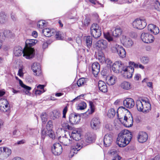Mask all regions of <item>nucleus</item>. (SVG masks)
<instances>
[{
	"mask_svg": "<svg viewBox=\"0 0 160 160\" xmlns=\"http://www.w3.org/2000/svg\"><path fill=\"white\" fill-rule=\"evenodd\" d=\"M131 133L128 130L122 131L118 135L116 143L120 147H124L128 144L132 138Z\"/></svg>",
	"mask_w": 160,
	"mask_h": 160,
	"instance_id": "nucleus-1",
	"label": "nucleus"
},
{
	"mask_svg": "<svg viewBox=\"0 0 160 160\" xmlns=\"http://www.w3.org/2000/svg\"><path fill=\"white\" fill-rule=\"evenodd\" d=\"M14 53L16 56H19L23 54V56L27 59H30L34 57L33 51L32 48H25L22 50L20 47H16L14 49Z\"/></svg>",
	"mask_w": 160,
	"mask_h": 160,
	"instance_id": "nucleus-2",
	"label": "nucleus"
},
{
	"mask_svg": "<svg viewBox=\"0 0 160 160\" xmlns=\"http://www.w3.org/2000/svg\"><path fill=\"white\" fill-rule=\"evenodd\" d=\"M136 105L138 110L144 113H147L150 110L151 106L149 102L144 99L137 100Z\"/></svg>",
	"mask_w": 160,
	"mask_h": 160,
	"instance_id": "nucleus-3",
	"label": "nucleus"
},
{
	"mask_svg": "<svg viewBox=\"0 0 160 160\" xmlns=\"http://www.w3.org/2000/svg\"><path fill=\"white\" fill-rule=\"evenodd\" d=\"M118 118L120 122L127 127H131L133 125V118L129 112L125 114L123 117L119 118L118 116Z\"/></svg>",
	"mask_w": 160,
	"mask_h": 160,
	"instance_id": "nucleus-4",
	"label": "nucleus"
},
{
	"mask_svg": "<svg viewBox=\"0 0 160 160\" xmlns=\"http://www.w3.org/2000/svg\"><path fill=\"white\" fill-rule=\"evenodd\" d=\"M111 50L113 53H117L119 57L123 58L126 57V52L124 48L121 45L112 42Z\"/></svg>",
	"mask_w": 160,
	"mask_h": 160,
	"instance_id": "nucleus-5",
	"label": "nucleus"
},
{
	"mask_svg": "<svg viewBox=\"0 0 160 160\" xmlns=\"http://www.w3.org/2000/svg\"><path fill=\"white\" fill-rule=\"evenodd\" d=\"M91 35L95 38L99 37L101 35V30L98 25L93 24L90 28Z\"/></svg>",
	"mask_w": 160,
	"mask_h": 160,
	"instance_id": "nucleus-6",
	"label": "nucleus"
},
{
	"mask_svg": "<svg viewBox=\"0 0 160 160\" xmlns=\"http://www.w3.org/2000/svg\"><path fill=\"white\" fill-rule=\"evenodd\" d=\"M146 25V22L144 19H137L135 20L132 23V26L133 28L139 29H143Z\"/></svg>",
	"mask_w": 160,
	"mask_h": 160,
	"instance_id": "nucleus-7",
	"label": "nucleus"
},
{
	"mask_svg": "<svg viewBox=\"0 0 160 160\" xmlns=\"http://www.w3.org/2000/svg\"><path fill=\"white\" fill-rule=\"evenodd\" d=\"M59 140L61 143L66 146H69L73 142L72 138L70 134H65L62 137H59Z\"/></svg>",
	"mask_w": 160,
	"mask_h": 160,
	"instance_id": "nucleus-8",
	"label": "nucleus"
},
{
	"mask_svg": "<svg viewBox=\"0 0 160 160\" xmlns=\"http://www.w3.org/2000/svg\"><path fill=\"white\" fill-rule=\"evenodd\" d=\"M126 67H124L122 69V72L123 76L125 78H131L132 77V74L134 71L133 67L132 65Z\"/></svg>",
	"mask_w": 160,
	"mask_h": 160,
	"instance_id": "nucleus-9",
	"label": "nucleus"
},
{
	"mask_svg": "<svg viewBox=\"0 0 160 160\" xmlns=\"http://www.w3.org/2000/svg\"><path fill=\"white\" fill-rule=\"evenodd\" d=\"M52 120H49L46 126L47 131L45 132H44L46 135L49 136L50 138L53 139L54 138V135L53 132L52 130Z\"/></svg>",
	"mask_w": 160,
	"mask_h": 160,
	"instance_id": "nucleus-10",
	"label": "nucleus"
},
{
	"mask_svg": "<svg viewBox=\"0 0 160 160\" xmlns=\"http://www.w3.org/2000/svg\"><path fill=\"white\" fill-rule=\"evenodd\" d=\"M0 109L4 112H8L10 110V106L7 100L4 98L0 99Z\"/></svg>",
	"mask_w": 160,
	"mask_h": 160,
	"instance_id": "nucleus-11",
	"label": "nucleus"
},
{
	"mask_svg": "<svg viewBox=\"0 0 160 160\" xmlns=\"http://www.w3.org/2000/svg\"><path fill=\"white\" fill-rule=\"evenodd\" d=\"M142 40L146 43H151L153 41L154 38L151 34L148 33L143 32L141 35Z\"/></svg>",
	"mask_w": 160,
	"mask_h": 160,
	"instance_id": "nucleus-12",
	"label": "nucleus"
},
{
	"mask_svg": "<svg viewBox=\"0 0 160 160\" xmlns=\"http://www.w3.org/2000/svg\"><path fill=\"white\" fill-rule=\"evenodd\" d=\"M123 68L124 67L122 64L121 62L117 61L115 62L113 64L112 67V70L113 72L116 73H122Z\"/></svg>",
	"mask_w": 160,
	"mask_h": 160,
	"instance_id": "nucleus-13",
	"label": "nucleus"
},
{
	"mask_svg": "<svg viewBox=\"0 0 160 160\" xmlns=\"http://www.w3.org/2000/svg\"><path fill=\"white\" fill-rule=\"evenodd\" d=\"M62 147L59 143H55L53 145V147L52 148V151L55 155H60L62 152Z\"/></svg>",
	"mask_w": 160,
	"mask_h": 160,
	"instance_id": "nucleus-14",
	"label": "nucleus"
},
{
	"mask_svg": "<svg viewBox=\"0 0 160 160\" xmlns=\"http://www.w3.org/2000/svg\"><path fill=\"white\" fill-rule=\"evenodd\" d=\"M113 138L111 134H107L105 135L103 139L104 145L106 147L109 146L112 142Z\"/></svg>",
	"mask_w": 160,
	"mask_h": 160,
	"instance_id": "nucleus-15",
	"label": "nucleus"
},
{
	"mask_svg": "<svg viewBox=\"0 0 160 160\" xmlns=\"http://www.w3.org/2000/svg\"><path fill=\"white\" fill-rule=\"evenodd\" d=\"M123 105L126 108H131L134 107L135 102L134 100L132 98H128L123 101Z\"/></svg>",
	"mask_w": 160,
	"mask_h": 160,
	"instance_id": "nucleus-16",
	"label": "nucleus"
},
{
	"mask_svg": "<svg viewBox=\"0 0 160 160\" xmlns=\"http://www.w3.org/2000/svg\"><path fill=\"white\" fill-rule=\"evenodd\" d=\"M80 120V117L77 114L72 113L69 116V121L71 124H76L79 122Z\"/></svg>",
	"mask_w": 160,
	"mask_h": 160,
	"instance_id": "nucleus-17",
	"label": "nucleus"
},
{
	"mask_svg": "<svg viewBox=\"0 0 160 160\" xmlns=\"http://www.w3.org/2000/svg\"><path fill=\"white\" fill-rule=\"evenodd\" d=\"M31 68L34 73V75L38 76L40 74L41 71L40 66L39 63H34L32 66Z\"/></svg>",
	"mask_w": 160,
	"mask_h": 160,
	"instance_id": "nucleus-18",
	"label": "nucleus"
},
{
	"mask_svg": "<svg viewBox=\"0 0 160 160\" xmlns=\"http://www.w3.org/2000/svg\"><path fill=\"white\" fill-rule=\"evenodd\" d=\"M81 131L79 130L76 129L73 130L71 136L72 141L74 140L75 141L79 140L81 138Z\"/></svg>",
	"mask_w": 160,
	"mask_h": 160,
	"instance_id": "nucleus-19",
	"label": "nucleus"
},
{
	"mask_svg": "<svg viewBox=\"0 0 160 160\" xmlns=\"http://www.w3.org/2000/svg\"><path fill=\"white\" fill-rule=\"evenodd\" d=\"M37 41L36 39H30L27 40L25 42V46L24 48H32L33 51L34 55L35 53V50L33 48L31 47L34 45L37 42Z\"/></svg>",
	"mask_w": 160,
	"mask_h": 160,
	"instance_id": "nucleus-20",
	"label": "nucleus"
},
{
	"mask_svg": "<svg viewBox=\"0 0 160 160\" xmlns=\"http://www.w3.org/2000/svg\"><path fill=\"white\" fill-rule=\"evenodd\" d=\"M96 46L99 49L103 50L107 48L108 44L106 40L101 39L97 41L96 43Z\"/></svg>",
	"mask_w": 160,
	"mask_h": 160,
	"instance_id": "nucleus-21",
	"label": "nucleus"
},
{
	"mask_svg": "<svg viewBox=\"0 0 160 160\" xmlns=\"http://www.w3.org/2000/svg\"><path fill=\"white\" fill-rule=\"evenodd\" d=\"M82 147L80 144L77 143L76 146H75L74 147H72L71 148L70 151V153L69 155V157L72 158L73 155L74 154H77L78 152Z\"/></svg>",
	"mask_w": 160,
	"mask_h": 160,
	"instance_id": "nucleus-22",
	"label": "nucleus"
},
{
	"mask_svg": "<svg viewBox=\"0 0 160 160\" xmlns=\"http://www.w3.org/2000/svg\"><path fill=\"white\" fill-rule=\"evenodd\" d=\"M42 32L45 36L49 37L55 34V30L53 29L45 28L42 30Z\"/></svg>",
	"mask_w": 160,
	"mask_h": 160,
	"instance_id": "nucleus-23",
	"label": "nucleus"
},
{
	"mask_svg": "<svg viewBox=\"0 0 160 160\" xmlns=\"http://www.w3.org/2000/svg\"><path fill=\"white\" fill-rule=\"evenodd\" d=\"M100 124V120L98 119L94 118L91 122V126L92 129L97 130L99 128Z\"/></svg>",
	"mask_w": 160,
	"mask_h": 160,
	"instance_id": "nucleus-24",
	"label": "nucleus"
},
{
	"mask_svg": "<svg viewBox=\"0 0 160 160\" xmlns=\"http://www.w3.org/2000/svg\"><path fill=\"white\" fill-rule=\"evenodd\" d=\"M148 138V135L145 132H139L138 137V139L139 142H145L147 140Z\"/></svg>",
	"mask_w": 160,
	"mask_h": 160,
	"instance_id": "nucleus-25",
	"label": "nucleus"
},
{
	"mask_svg": "<svg viewBox=\"0 0 160 160\" xmlns=\"http://www.w3.org/2000/svg\"><path fill=\"white\" fill-rule=\"evenodd\" d=\"M92 73L94 76L97 75L100 72V66L98 62H94L92 65Z\"/></svg>",
	"mask_w": 160,
	"mask_h": 160,
	"instance_id": "nucleus-26",
	"label": "nucleus"
},
{
	"mask_svg": "<svg viewBox=\"0 0 160 160\" xmlns=\"http://www.w3.org/2000/svg\"><path fill=\"white\" fill-rule=\"evenodd\" d=\"M98 87L99 90L103 92H106L108 91L107 86L105 83L102 80L99 81L98 83Z\"/></svg>",
	"mask_w": 160,
	"mask_h": 160,
	"instance_id": "nucleus-27",
	"label": "nucleus"
},
{
	"mask_svg": "<svg viewBox=\"0 0 160 160\" xmlns=\"http://www.w3.org/2000/svg\"><path fill=\"white\" fill-rule=\"evenodd\" d=\"M148 30L151 33L156 35L159 32V30L158 27L153 24H149L148 26Z\"/></svg>",
	"mask_w": 160,
	"mask_h": 160,
	"instance_id": "nucleus-28",
	"label": "nucleus"
},
{
	"mask_svg": "<svg viewBox=\"0 0 160 160\" xmlns=\"http://www.w3.org/2000/svg\"><path fill=\"white\" fill-rule=\"evenodd\" d=\"M119 87L122 89L128 90L131 88V83L127 81H124L121 83Z\"/></svg>",
	"mask_w": 160,
	"mask_h": 160,
	"instance_id": "nucleus-29",
	"label": "nucleus"
},
{
	"mask_svg": "<svg viewBox=\"0 0 160 160\" xmlns=\"http://www.w3.org/2000/svg\"><path fill=\"white\" fill-rule=\"evenodd\" d=\"M105 58L104 54L102 51L98 52L97 58L100 62L104 63Z\"/></svg>",
	"mask_w": 160,
	"mask_h": 160,
	"instance_id": "nucleus-30",
	"label": "nucleus"
},
{
	"mask_svg": "<svg viewBox=\"0 0 160 160\" xmlns=\"http://www.w3.org/2000/svg\"><path fill=\"white\" fill-rule=\"evenodd\" d=\"M3 155L4 159L8 158L11 153V150L7 148L3 147Z\"/></svg>",
	"mask_w": 160,
	"mask_h": 160,
	"instance_id": "nucleus-31",
	"label": "nucleus"
},
{
	"mask_svg": "<svg viewBox=\"0 0 160 160\" xmlns=\"http://www.w3.org/2000/svg\"><path fill=\"white\" fill-rule=\"evenodd\" d=\"M89 104L90 106V110H88L86 112V114L87 115H88V114H92L95 111V106L93 102L92 101H89Z\"/></svg>",
	"mask_w": 160,
	"mask_h": 160,
	"instance_id": "nucleus-32",
	"label": "nucleus"
},
{
	"mask_svg": "<svg viewBox=\"0 0 160 160\" xmlns=\"http://www.w3.org/2000/svg\"><path fill=\"white\" fill-rule=\"evenodd\" d=\"M155 2H156V4L158 5L159 7L158 8H160V3L159 1L158 0H146L144 3L147 4H149L150 5H152Z\"/></svg>",
	"mask_w": 160,
	"mask_h": 160,
	"instance_id": "nucleus-33",
	"label": "nucleus"
},
{
	"mask_svg": "<svg viewBox=\"0 0 160 160\" xmlns=\"http://www.w3.org/2000/svg\"><path fill=\"white\" fill-rule=\"evenodd\" d=\"M61 116L60 112L57 110H54L53 112V115L51 116L53 120L58 119Z\"/></svg>",
	"mask_w": 160,
	"mask_h": 160,
	"instance_id": "nucleus-34",
	"label": "nucleus"
},
{
	"mask_svg": "<svg viewBox=\"0 0 160 160\" xmlns=\"http://www.w3.org/2000/svg\"><path fill=\"white\" fill-rule=\"evenodd\" d=\"M122 32L121 28H116L112 32V35L115 37H117L121 35Z\"/></svg>",
	"mask_w": 160,
	"mask_h": 160,
	"instance_id": "nucleus-35",
	"label": "nucleus"
},
{
	"mask_svg": "<svg viewBox=\"0 0 160 160\" xmlns=\"http://www.w3.org/2000/svg\"><path fill=\"white\" fill-rule=\"evenodd\" d=\"M125 38H126L125 36ZM124 42L125 44L128 47H129L132 46L133 44V41L131 39L129 38H125L124 39Z\"/></svg>",
	"mask_w": 160,
	"mask_h": 160,
	"instance_id": "nucleus-36",
	"label": "nucleus"
},
{
	"mask_svg": "<svg viewBox=\"0 0 160 160\" xmlns=\"http://www.w3.org/2000/svg\"><path fill=\"white\" fill-rule=\"evenodd\" d=\"M86 42L88 47H90L92 43V38L90 36H88L86 38Z\"/></svg>",
	"mask_w": 160,
	"mask_h": 160,
	"instance_id": "nucleus-37",
	"label": "nucleus"
},
{
	"mask_svg": "<svg viewBox=\"0 0 160 160\" xmlns=\"http://www.w3.org/2000/svg\"><path fill=\"white\" fill-rule=\"evenodd\" d=\"M129 65H132L135 68H139L142 69H143L144 68V67L141 64L138 63V64H136L135 63L133 62H129Z\"/></svg>",
	"mask_w": 160,
	"mask_h": 160,
	"instance_id": "nucleus-38",
	"label": "nucleus"
},
{
	"mask_svg": "<svg viewBox=\"0 0 160 160\" xmlns=\"http://www.w3.org/2000/svg\"><path fill=\"white\" fill-rule=\"evenodd\" d=\"M7 20V17L6 15L3 13L0 14V22L1 23H5Z\"/></svg>",
	"mask_w": 160,
	"mask_h": 160,
	"instance_id": "nucleus-39",
	"label": "nucleus"
},
{
	"mask_svg": "<svg viewBox=\"0 0 160 160\" xmlns=\"http://www.w3.org/2000/svg\"><path fill=\"white\" fill-rule=\"evenodd\" d=\"M115 114V110L113 108H111L108 111L107 116L109 118H112L114 117Z\"/></svg>",
	"mask_w": 160,
	"mask_h": 160,
	"instance_id": "nucleus-40",
	"label": "nucleus"
},
{
	"mask_svg": "<svg viewBox=\"0 0 160 160\" xmlns=\"http://www.w3.org/2000/svg\"><path fill=\"white\" fill-rule=\"evenodd\" d=\"M41 117L42 122L45 123L48 118V116L46 112L42 113L41 115Z\"/></svg>",
	"mask_w": 160,
	"mask_h": 160,
	"instance_id": "nucleus-41",
	"label": "nucleus"
},
{
	"mask_svg": "<svg viewBox=\"0 0 160 160\" xmlns=\"http://www.w3.org/2000/svg\"><path fill=\"white\" fill-rule=\"evenodd\" d=\"M94 140V138L91 135L89 134L86 137L85 142L88 143H91Z\"/></svg>",
	"mask_w": 160,
	"mask_h": 160,
	"instance_id": "nucleus-42",
	"label": "nucleus"
},
{
	"mask_svg": "<svg viewBox=\"0 0 160 160\" xmlns=\"http://www.w3.org/2000/svg\"><path fill=\"white\" fill-rule=\"evenodd\" d=\"M61 124L62 127L65 129L68 130H71L72 129V127L68 125L67 122L62 121Z\"/></svg>",
	"mask_w": 160,
	"mask_h": 160,
	"instance_id": "nucleus-43",
	"label": "nucleus"
},
{
	"mask_svg": "<svg viewBox=\"0 0 160 160\" xmlns=\"http://www.w3.org/2000/svg\"><path fill=\"white\" fill-rule=\"evenodd\" d=\"M87 105L85 102H82L80 103L77 107V109L79 110H83L86 108Z\"/></svg>",
	"mask_w": 160,
	"mask_h": 160,
	"instance_id": "nucleus-44",
	"label": "nucleus"
},
{
	"mask_svg": "<svg viewBox=\"0 0 160 160\" xmlns=\"http://www.w3.org/2000/svg\"><path fill=\"white\" fill-rule=\"evenodd\" d=\"M108 84L109 85H113L115 83V78L113 76H111L107 81Z\"/></svg>",
	"mask_w": 160,
	"mask_h": 160,
	"instance_id": "nucleus-45",
	"label": "nucleus"
},
{
	"mask_svg": "<svg viewBox=\"0 0 160 160\" xmlns=\"http://www.w3.org/2000/svg\"><path fill=\"white\" fill-rule=\"evenodd\" d=\"M86 82L85 79L82 78L79 79L77 82V84L79 87L82 86Z\"/></svg>",
	"mask_w": 160,
	"mask_h": 160,
	"instance_id": "nucleus-46",
	"label": "nucleus"
},
{
	"mask_svg": "<svg viewBox=\"0 0 160 160\" xmlns=\"http://www.w3.org/2000/svg\"><path fill=\"white\" fill-rule=\"evenodd\" d=\"M149 58L147 56L142 57L141 58V62L144 64H147L149 62Z\"/></svg>",
	"mask_w": 160,
	"mask_h": 160,
	"instance_id": "nucleus-47",
	"label": "nucleus"
},
{
	"mask_svg": "<svg viewBox=\"0 0 160 160\" xmlns=\"http://www.w3.org/2000/svg\"><path fill=\"white\" fill-rule=\"evenodd\" d=\"M45 24V21L40 20L38 22L37 25L38 28H44V26Z\"/></svg>",
	"mask_w": 160,
	"mask_h": 160,
	"instance_id": "nucleus-48",
	"label": "nucleus"
},
{
	"mask_svg": "<svg viewBox=\"0 0 160 160\" xmlns=\"http://www.w3.org/2000/svg\"><path fill=\"white\" fill-rule=\"evenodd\" d=\"M19 82L20 85L23 88H25L26 90H27L28 91L30 90L31 89V88L30 87H29V86H27L24 84L22 82V81L21 80L19 79Z\"/></svg>",
	"mask_w": 160,
	"mask_h": 160,
	"instance_id": "nucleus-49",
	"label": "nucleus"
},
{
	"mask_svg": "<svg viewBox=\"0 0 160 160\" xmlns=\"http://www.w3.org/2000/svg\"><path fill=\"white\" fill-rule=\"evenodd\" d=\"M3 35L6 37H11L12 36V33L10 31L7 30L4 31Z\"/></svg>",
	"mask_w": 160,
	"mask_h": 160,
	"instance_id": "nucleus-50",
	"label": "nucleus"
},
{
	"mask_svg": "<svg viewBox=\"0 0 160 160\" xmlns=\"http://www.w3.org/2000/svg\"><path fill=\"white\" fill-rule=\"evenodd\" d=\"M45 131H42V134L41 136V142H43L44 139L46 138H48L49 137L50 138L49 136L47 135L45 133Z\"/></svg>",
	"mask_w": 160,
	"mask_h": 160,
	"instance_id": "nucleus-51",
	"label": "nucleus"
},
{
	"mask_svg": "<svg viewBox=\"0 0 160 160\" xmlns=\"http://www.w3.org/2000/svg\"><path fill=\"white\" fill-rule=\"evenodd\" d=\"M68 108L67 106H66L64 109H63L62 111V118H66V115L68 111Z\"/></svg>",
	"mask_w": 160,
	"mask_h": 160,
	"instance_id": "nucleus-52",
	"label": "nucleus"
},
{
	"mask_svg": "<svg viewBox=\"0 0 160 160\" xmlns=\"http://www.w3.org/2000/svg\"><path fill=\"white\" fill-rule=\"evenodd\" d=\"M90 19L89 18H86L84 21V24L85 26H88L90 23Z\"/></svg>",
	"mask_w": 160,
	"mask_h": 160,
	"instance_id": "nucleus-53",
	"label": "nucleus"
},
{
	"mask_svg": "<svg viewBox=\"0 0 160 160\" xmlns=\"http://www.w3.org/2000/svg\"><path fill=\"white\" fill-rule=\"evenodd\" d=\"M104 63L107 64L108 65L111 66V64L112 63V62L108 58H105Z\"/></svg>",
	"mask_w": 160,
	"mask_h": 160,
	"instance_id": "nucleus-54",
	"label": "nucleus"
},
{
	"mask_svg": "<svg viewBox=\"0 0 160 160\" xmlns=\"http://www.w3.org/2000/svg\"><path fill=\"white\" fill-rule=\"evenodd\" d=\"M104 36L105 38L108 40V41H111L112 40V38L110 36L109 34H104Z\"/></svg>",
	"mask_w": 160,
	"mask_h": 160,
	"instance_id": "nucleus-55",
	"label": "nucleus"
},
{
	"mask_svg": "<svg viewBox=\"0 0 160 160\" xmlns=\"http://www.w3.org/2000/svg\"><path fill=\"white\" fill-rule=\"evenodd\" d=\"M44 92V91H42V90H37L35 89V94L37 95H40L42 93Z\"/></svg>",
	"mask_w": 160,
	"mask_h": 160,
	"instance_id": "nucleus-56",
	"label": "nucleus"
},
{
	"mask_svg": "<svg viewBox=\"0 0 160 160\" xmlns=\"http://www.w3.org/2000/svg\"><path fill=\"white\" fill-rule=\"evenodd\" d=\"M55 33H56V38L58 39H60L61 38V36L60 32H55Z\"/></svg>",
	"mask_w": 160,
	"mask_h": 160,
	"instance_id": "nucleus-57",
	"label": "nucleus"
},
{
	"mask_svg": "<svg viewBox=\"0 0 160 160\" xmlns=\"http://www.w3.org/2000/svg\"><path fill=\"white\" fill-rule=\"evenodd\" d=\"M3 154V149L2 148H0V159H4V156Z\"/></svg>",
	"mask_w": 160,
	"mask_h": 160,
	"instance_id": "nucleus-58",
	"label": "nucleus"
},
{
	"mask_svg": "<svg viewBox=\"0 0 160 160\" xmlns=\"http://www.w3.org/2000/svg\"><path fill=\"white\" fill-rule=\"evenodd\" d=\"M18 75L20 77H21L23 75V73L22 72V68H20L18 71Z\"/></svg>",
	"mask_w": 160,
	"mask_h": 160,
	"instance_id": "nucleus-59",
	"label": "nucleus"
},
{
	"mask_svg": "<svg viewBox=\"0 0 160 160\" xmlns=\"http://www.w3.org/2000/svg\"><path fill=\"white\" fill-rule=\"evenodd\" d=\"M45 85H38L37 86V88L38 89H41L42 91L44 90V88L45 87Z\"/></svg>",
	"mask_w": 160,
	"mask_h": 160,
	"instance_id": "nucleus-60",
	"label": "nucleus"
},
{
	"mask_svg": "<svg viewBox=\"0 0 160 160\" xmlns=\"http://www.w3.org/2000/svg\"><path fill=\"white\" fill-rule=\"evenodd\" d=\"M89 1L91 2V3L94 4H96L97 3L98 4H100L99 2H98L97 0H88Z\"/></svg>",
	"mask_w": 160,
	"mask_h": 160,
	"instance_id": "nucleus-61",
	"label": "nucleus"
},
{
	"mask_svg": "<svg viewBox=\"0 0 160 160\" xmlns=\"http://www.w3.org/2000/svg\"><path fill=\"white\" fill-rule=\"evenodd\" d=\"M32 35L34 37L36 38L38 36V33L37 32L34 31L32 33Z\"/></svg>",
	"mask_w": 160,
	"mask_h": 160,
	"instance_id": "nucleus-62",
	"label": "nucleus"
},
{
	"mask_svg": "<svg viewBox=\"0 0 160 160\" xmlns=\"http://www.w3.org/2000/svg\"><path fill=\"white\" fill-rule=\"evenodd\" d=\"M140 75L139 74H137L135 75L134 78V79L136 80H138L139 79Z\"/></svg>",
	"mask_w": 160,
	"mask_h": 160,
	"instance_id": "nucleus-63",
	"label": "nucleus"
},
{
	"mask_svg": "<svg viewBox=\"0 0 160 160\" xmlns=\"http://www.w3.org/2000/svg\"><path fill=\"white\" fill-rule=\"evenodd\" d=\"M48 43L47 42H44L42 45V48L43 49H46L48 46Z\"/></svg>",
	"mask_w": 160,
	"mask_h": 160,
	"instance_id": "nucleus-64",
	"label": "nucleus"
}]
</instances>
